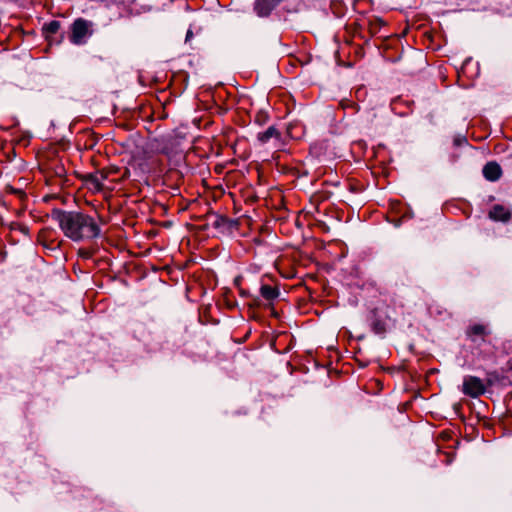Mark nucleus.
<instances>
[{
    "mask_svg": "<svg viewBox=\"0 0 512 512\" xmlns=\"http://www.w3.org/2000/svg\"><path fill=\"white\" fill-rule=\"evenodd\" d=\"M92 23L88 20L78 18L72 24L70 39L74 44H83L92 34Z\"/></svg>",
    "mask_w": 512,
    "mask_h": 512,
    "instance_id": "nucleus-1",
    "label": "nucleus"
},
{
    "mask_svg": "<svg viewBox=\"0 0 512 512\" xmlns=\"http://www.w3.org/2000/svg\"><path fill=\"white\" fill-rule=\"evenodd\" d=\"M485 392L482 380L475 376H467L463 381V393L471 397H478Z\"/></svg>",
    "mask_w": 512,
    "mask_h": 512,
    "instance_id": "nucleus-2",
    "label": "nucleus"
},
{
    "mask_svg": "<svg viewBox=\"0 0 512 512\" xmlns=\"http://www.w3.org/2000/svg\"><path fill=\"white\" fill-rule=\"evenodd\" d=\"M51 217L52 220L58 222V224H86L85 219L82 215L74 214L71 212L53 210Z\"/></svg>",
    "mask_w": 512,
    "mask_h": 512,
    "instance_id": "nucleus-3",
    "label": "nucleus"
},
{
    "mask_svg": "<svg viewBox=\"0 0 512 512\" xmlns=\"http://www.w3.org/2000/svg\"><path fill=\"white\" fill-rule=\"evenodd\" d=\"M282 1L283 0H255L254 11L259 17H266Z\"/></svg>",
    "mask_w": 512,
    "mask_h": 512,
    "instance_id": "nucleus-4",
    "label": "nucleus"
},
{
    "mask_svg": "<svg viewBox=\"0 0 512 512\" xmlns=\"http://www.w3.org/2000/svg\"><path fill=\"white\" fill-rule=\"evenodd\" d=\"M489 218L493 221L507 222L511 219V210L504 205H494L489 211Z\"/></svg>",
    "mask_w": 512,
    "mask_h": 512,
    "instance_id": "nucleus-5",
    "label": "nucleus"
},
{
    "mask_svg": "<svg viewBox=\"0 0 512 512\" xmlns=\"http://www.w3.org/2000/svg\"><path fill=\"white\" fill-rule=\"evenodd\" d=\"M483 175L489 181H497L502 175V169L496 162H488L483 167Z\"/></svg>",
    "mask_w": 512,
    "mask_h": 512,
    "instance_id": "nucleus-6",
    "label": "nucleus"
},
{
    "mask_svg": "<svg viewBox=\"0 0 512 512\" xmlns=\"http://www.w3.org/2000/svg\"><path fill=\"white\" fill-rule=\"evenodd\" d=\"M63 233L74 241H83L82 226H60Z\"/></svg>",
    "mask_w": 512,
    "mask_h": 512,
    "instance_id": "nucleus-7",
    "label": "nucleus"
},
{
    "mask_svg": "<svg viewBox=\"0 0 512 512\" xmlns=\"http://www.w3.org/2000/svg\"><path fill=\"white\" fill-rule=\"evenodd\" d=\"M280 132L274 127V126H270L267 128V130L263 131V132H259L257 134V139L259 140V142H261L262 144H265L267 143L271 138H276V139H279L280 138Z\"/></svg>",
    "mask_w": 512,
    "mask_h": 512,
    "instance_id": "nucleus-8",
    "label": "nucleus"
},
{
    "mask_svg": "<svg viewBox=\"0 0 512 512\" xmlns=\"http://www.w3.org/2000/svg\"><path fill=\"white\" fill-rule=\"evenodd\" d=\"M81 234L83 235V241L96 238L100 235L99 226H82Z\"/></svg>",
    "mask_w": 512,
    "mask_h": 512,
    "instance_id": "nucleus-9",
    "label": "nucleus"
},
{
    "mask_svg": "<svg viewBox=\"0 0 512 512\" xmlns=\"http://www.w3.org/2000/svg\"><path fill=\"white\" fill-rule=\"evenodd\" d=\"M60 28V22L57 20L50 21L49 23L45 24L42 28L43 35L46 39H49L50 36L56 34Z\"/></svg>",
    "mask_w": 512,
    "mask_h": 512,
    "instance_id": "nucleus-10",
    "label": "nucleus"
},
{
    "mask_svg": "<svg viewBox=\"0 0 512 512\" xmlns=\"http://www.w3.org/2000/svg\"><path fill=\"white\" fill-rule=\"evenodd\" d=\"M260 292L261 295L267 300H273L279 295L278 290L269 285H263L260 289Z\"/></svg>",
    "mask_w": 512,
    "mask_h": 512,
    "instance_id": "nucleus-11",
    "label": "nucleus"
},
{
    "mask_svg": "<svg viewBox=\"0 0 512 512\" xmlns=\"http://www.w3.org/2000/svg\"><path fill=\"white\" fill-rule=\"evenodd\" d=\"M372 327L377 334H383L385 332V324L379 320L374 321Z\"/></svg>",
    "mask_w": 512,
    "mask_h": 512,
    "instance_id": "nucleus-12",
    "label": "nucleus"
},
{
    "mask_svg": "<svg viewBox=\"0 0 512 512\" xmlns=\"http://www.w3.org/2000/svg\"><path fill=\"white\" fill-rule=\"evenodd\" d=\"M12 191L18 197L20 202L28 201L27 194L21 189H13Z\"/></svg>",
    "mask_w": 512,
    "mask_h": 512,
    "instance_id": "nucleus-13",
    "label": "nucleus"
},
{
    "mask_svg": "<svg viewBox=\"0 0 512 512\" xmlns=\"http://www.w3.org/2000/svg\"><path fill=\"white\" fill-rule=\"evenodd\" d=\"M483 330H484V328L482 326H475V327H473V332L475 334H482Z\"/></svg>",
    "mask_w": 512,
    "mask_h": 512,
    "instance_id": "nucleus-14",
    "label": "nucleus"
},
{
    "mask_svg": "<svg viewBox=\"0 0 512 512\" xmlns=\"http://www.w3.org/2000/svg\"><path fill=\"white\" fill-rule=\"evenodd\" d=\"M23 228V230H25L26 233H28L29 231V228L27 226H21Z\"/></svg>",
    "mask_w": 512,
    "mask_h": 512,
    "instance_id": "nucleus-15",
    "label": "nucleus"
},
{
    "mask_svg": "<svg viewBox=\"0 0 512 512\" xmlns=\"http://www.w3.org/2000/svg\"><path fill=\"white\" fill-rule=\"evenodd\" d=\"M163 224L169 225V224H171V222L167 221V222H164Z\"/></svg>",
    "mask_w": 512,
    "mask_h": 512,
    "instance_id": "nucleus-16",
    "label": "nucleus"
}]
</instances>
